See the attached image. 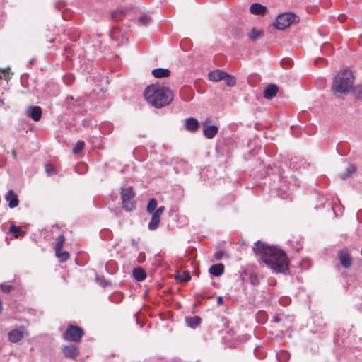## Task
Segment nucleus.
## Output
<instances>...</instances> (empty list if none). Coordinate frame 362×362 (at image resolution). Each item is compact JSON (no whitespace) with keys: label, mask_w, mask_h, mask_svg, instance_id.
I'll return each mask as SVG.
<instances>
[{"label":"nucleus","mask_w":362,"mask_h":362,"mask_svg":"<svg viewBox=\"0 0 362 362\" xmlns=\"http://www.w3.org/2000/svg\"><path fill=\"white\" fill-rule=\"evenodd\" d=\"M253 251L260 256L262 261L272 271L284 274L288 271V261L282 250L259 240L255 243Z\"/></svg>","instance_id":"obj_1"},{"label":"nucleus","mask_w":362,"mask_h":362,"mask_svg":"<svg viewBox=\"0 0 362 362\" xmlns=\"http://www.w3.org/2000/svg\"><path fill=\"white\" fill-rule=\"evenodd\" d=\"M145 100L156 109L169 105L173 100V91L158 83L148 86L144 91Z\"/></svg>","instance_id":"obj_2"},{"label":"nucleus","mask_w":362,"mask_h":362,"mask_svg":"<svg viewBox=\"0 0 362 362\" xmlns=\"http://www.w3.org/2000/svg\"><path fill=\"white\" fill-rule=\"evenodd\" d=\"M353 83L354 76L351 71L345 70L339 72L334 77L332 91L337 96L345 94L351 88Z\"/></svg>","instance_id":"obj_3"},{"label":"nucleus","mask_w":362,"mask_h":362,"mask_svg":"<svg viewBox=\"0 0 362 362\" xmlns=\"http://www.w3.org/2000/svg\"><path fill=\"white\" fill-rule=\"evenodd\" d=\"M84 334V330L81 327L69 325L64 333L63 338L66 341L77 343L81 341Z\"/></svg>","instance_id":"obj_4"},{"label":"nucleus","mask_w":362,"mask_h":362,"mask_svg":"<svg viewBox=\"0 0 362 362\" xmlns=\"http://www.w3.org/2000/svg\"><path fill=\"white\" fill-rule=\"evenodd\" d=\"M122 208L127 211L135 209L134 192L132 187L122 189L121 192Z\"/></svg>","instance_id":"obj_5"},{"label":"nucleus","mask_w":362,"mask_h":362,"mask_svg":"<svg viewBox=\"0 0 362 362\" xmlns=\"http://www.w3.org/2000/svg\"><path fill=\"white\" fill-rule=\"evenodd\" d=\"M295 19L296 16L293 13H284L280 14L276 18L274 27L278 30H284L290 26Z\"/></svg>","instance_id":"obj_6"},{"label":"nucleus","mask_w":362,"mask_h":362,"mask_svg":"<svg viewBox=\"0 0 362 362\" xmlns=\"http://www.w3.org/2000/svg\"><path fill=\"white\" fill-rule=\"evenodd\" d=\"M134 11L129 8H121L112 11L110 13L111 19L115 21H119L124 20L127 17L132 16Z\"/></svg>","instance_id":"obj_7"},{"label":"nucleus","mask_w":362,"mask_h":362,"mask_svg":"<svg viewBox=\"0 0 362 362\" xmlns=\"http://www.w3.org/2000/svg\"><path fill=\"white\" fill-rule=\"evenodd\" d=\"M165 210L163 206L158 207L152 214L151 219L148 225V228L150 230H155L158 228L160 221V216Z\"/></svg>","instance_id":"obj_8"},{"label":"nucleus","mask_w":362,"mask_h":362,"mask_svg":"<svg viewBox=\"0 0 362 362\" xmlns=\"http://www.w3.org/2000/svg\"><path fill=\"white\" fill-rule=\"evenodd\" d=\"M62 352L66 358L75 359L79 355V348L75 344H69L62 348Z\"/></svg>","instance_id":"obj_9"},{"label":"nucleus","mask_w":362,"mask_h":362,"mask_svg":"<svg viewBox=\"0 0 362 362\" xmlns=\"http://www.w3.org/2000/svg\"><path fill=\"white\" fill-rule=\"evenodd\" d=\"M339 259L344 268L349 269L351 267L352 258L346 250H342L339 252Z\"/></svg>","instance_id":"obj_10"},{"label":"nucleus","mask_w":362,"mask_h":362,"mask_svg":"<svg viewBox=\"0 0 362 362\" xmlns=\"http://www.w3.org/2000/svg\"><path fill=\"white\" fill-rule=\"evenodd\" d=\"M24 336V329H14L11 330L8 334V340L12 343H17L21 341Z\"/></svg>","instance_id":"obj_11"},{"label":"nucleus","mask_w":362,"mask_h":362,"mask_svg":"<svg viewBox=\"0 0 362 362\" xmlns=\"http://www.w3.org/2000/svg\"><path fill=\"white\" fill-rule=\"evenodd\" d=\"M5 199L8 202V206L11 209L16 207L19 204L18 196L12 189L8 190L5 196Z\"/></svg>","instance_id":"obj_12"},{"label":"nucleus","mask_w":362,"mask_h":362,"mask_svg":"<svg viewBox=\"0 0 362 362\" xmlns=\"http://www.w3.org/2000/svg\"><path fill=\"white\" fill-rule=\"evenodd\" d=\"M151 23V17L147 13H141L137 17V27L144 28L149 25Z\"/></svg>","instance_id":"obj_13"},{"label":"nucleus","mask_w":362,"mask_h":362,"mask_svg":"<svg viewBox=\"0 0 362 362\" xmlns=\"http://www.w3.org/2000/svg\"><path fill=\"white\" fill-rule=\"evenodd\" d=\"M185 127L189 132H195L199 127V122L196 118L189 117L185 120Z\"/></svg>","instance_id":"obj_14"},{"label":"nucleus","mask_w":362,"mask_h":362,"mask_svg":"<svg viewBox=\"0 0 362 362\" xmlns=\"http://www.w3.org/2000/svg\"><path fill=\"white\" fill-rule=\"evenodd\" d=\"M28 115L34 121L37 122L42 116V109L39 106L30 107L28 109Z\"/></svg>","instance_id":"obj_15"},{"label":"nucleus","mask_w":362,"mask_h":362,"mask_svg":"<svg viewBox=\"0 0 362 362\" xmlns=\"http://www.w3.org/2000/svg\"><path fill=\"white\" fill-rule=\"evenodd\" d=\"M279 90L278 86L275 84L268 85L263 93V95L266 99H272L274 98Z\"/></svg>","instance_id":"obj_16"},{"label":"nucleus","mask_w":362,"mask_h":362,"mask_svg":"<svg viewBox=\"0 0 362 362\" xmlns=\"http://www.w3.org/2000/svg\"><path fill=\"white\" fill-rule=\"evenodd\" d=\"M267 11L266 6L259 4L255 3L252 4L250 7V11L251 13L254 15H264Z\"/></svg>","instance_id":"obj_17"},{"label":"nucleus","mask_w":362,"mask_h":362,"mask_svg":"<svg viewBox=\"0 0 362 362\" xmlns=\"http://www.w3.org/2000/svg\"><path fill=\"white\" fill-rule=\"evenodd\" d=\"M218 130V127L216 125H206L203 127V134L207 139H212L216 135Z\"/></svg>","instance_id":"obj_18"},{"label":"nucleus","mask_w":362,"mask_h":362,"mask_svg":"<svg viewBox=\"0 0 362 362\" xmlns=\"http://www.w3.org/2000/svg\"><path fill=\"white\" fill-rule=\"evenodd\" d=\"M224 76H226V72L220 70L211 71L208 74L209 79L214 82H218L223 80L224 78Z\"/></svg>","instance_id":"obj_19"},{"label":"nucleus","mask_w":362,"mask_h":362,"mask_svg":"<svg viewBox=\"0 0 362 362\" xmlns=\"http://www.w3.org/2000/svg\"><path fill=\"white\" fill-rule=\"evenodd\" d=\"M170 74V71L168 69L158 68L152 71V75L157 78H162L168 77Z\"/></svg>","instance_id":"obj_20"},{"label":"nucleus","mask_w":362,"mask_h":362,"mask_svg":"<svg viewBox=\"0 0 362 362\" xmlns=\"http://www.w3.org/2000/svg\"><path fill=\"white\" fill-rule=\"evenodd\" d=\"M224 271V266L222 264H216L212 265L209 272L211 274H212L214 276H221Z\"/></svg>","instance_id":"obj_21"},{"label":"nucleus","mask_w":362,"mask_h":362,"mask_svg":"<svg viewBox=\"0 0 362 362\" xmlns=\"http://www.w3.org/2000/svg\"><path fill=\"white\" fill-rule=\"evenodd\" d=\"M263 30H257L255 28H252L250 32L248 33V37L251 40H257L263 35Z\"/></svg>","instance_id":"obj_22"},{"label":"nucleus","mask_w":362,"mask_h":362,"mask_svg":"<svg viewBox=\"0 0 362 362\" xmlns=\"http://www.w3.org/2000/svg\"><path fill=\"white\" fill-rule=\"evenodd\" d=\"M65 237L63 234L57 237V238L56 239V243L54 246L55 252H58L59 250H62L65 243Z\"/></svg>","instance_id":"obj_23"},{"label":"nucleus","mask_w":362,"mask_h":362,"mask_svg":"<svg viewBox=\"0 0 362 362\" xmlns=\"http://www.w3.org/2000/svg\"><path fill=\"white\" fill-rule=\"evenodd\" d=\"M187 325L192 327L195 328L199 325L201 323V318L199 316H194L192 317H188L186 319Z\"/></svg>","instance_id":"obj_24"},{"label":"nucleus","mask_w":362,"mask_h":362,"mask_svg":"<svg viewBox=\"0 0 362 362\" xmlns=\"http://www.w3.org/2000/svg\"><path fill=\"white\" fill-rule=\"evenodd\" d=\"M9 231L14 234V237L16 238H18L19 235L24 236L25 232L22 230L21 226H16L15 225H11L9 228Z\"/></svg>","instance_id":"obj_25"},{"label":"nucleus","mask_w":362,"mask_h":362,"mask_svg":"<svg viewBox=\"0 0 362 362\" xmlns=\"http://www.w3.org/2000/svg\"><path fill=\"white\" fill-rule=\"evenodd\" d=\"M55 255L61 262L67 261L70 257L69 253L66 251L59 250L58 252H55Z\"/></svg>","instance_id":"obj_26"},{"label":"nucleus","mask_w":362,"mask_h":362,"mask_svg":"<svg viewBox=\"0 0 362 362\" xmlns=\"http://www.w3.org/2000/svg\"><path fill=\"white\" fill-rule=\"evenodd\" d=\"M157 201L154 198L151 199L147 204L146 211L149 214H153L157 209Z\"/></svg>","instance_id":"obj_27"},{"label":"nucleus","mask_w":362,"mask_h":362,"mask_svg":"<svg viewBox=\"0 0 362 362\" xmlns=\"http://www.w3.org/2000/svg\"><path fill=\"white\" fill-rule=\"evenodd\" d=\"M226 83L228 86H234L235 85V78L233 76H231L226 72V76H224V78Z\"/></svg>","instance_id":"obj_28"},{"label":"nucleus","mask_w":362,"mask_h":362,"mask_svg":"<svg viewBox=\"0 0 362 362\" xmlns=\"http://www.w3.org/2000/svg\"><path fill=\"white\" fill-rule=\"evenodd\" d=\"M289 354L286 351H281L277 353L276 357L281 362H286L289 358Z\"/></svg>","instance_id":"obj_29"},{"label":"nucleus","mask_w":362,"mask_h":362,"mask_svg":"<svg viewBox=\"0 0 362 362\" xmlns=\"http://www.w3.org/2000/svg\"><path fill=\"white\" fill-rule=\"evenodd\" d=\"M146 277V273L141 267H137L136 269V279L138 281H143Z\"/></svg>","instance_id":"obj_30"},{"label":"nucleus","mask_w":362,"mask_h":362,"mask_svg":"<svg viewBox=\"0 0 362 362\" xmlns=\"http://www.w3.org/2000/svg\"><path fill=\"white\" fill-rule=\"evenodd\" d=\"M84 146H85L84 141H77L73 148V150H72L73 153H79L81 151H82L83 149Z\"/></svg>","instance_id":"obj_31"},{"label":"nucleus","mask_w":362,"mask_h":362,"mask_svg":"<svg viewBox=\"0 0 362 362\" xmlns=\"http://www.w3.org/2000/svg\"><path fill=\"white\" fill-rule=\"evenodd\" d=\"M45 171L48 175H53L56 174V168L52 163H47L45 165Z\"/></svg>","instance_id":"obj_32"},{"label":"nucleus","mask_w":362,"mask_h":362,"mask_svg":"<svg viewBox=\"0 0 362 362\" xmlns=\"http://www.w3.org/2000/svg\"><path fill=\"white\" fill-rule=\"evenodd\" d=\"M190 279L191 276L189 271H185L182 275L177 276V279H179L180 281H188Z\"/></svg>","instance_id":"obj_33"},{"label":"nucleus","mask_w":362,"mask_h":362,"mask_svg":"<svg viewBox=\"0 0 362 362\" xmlns=\"http://www.w3.org/2000/svg\"><path fill=\"white\" fill-rule=\"evenodd\" d=\"M355 170V168L353 165H349L346 168V171L344 173L341 175V179H346L351 173H353Z\"/></svg>","instance_id":"obj_34"},{"label":"nucleus","mask_w":362,"mask_h":362,"mask_svg":"<svg viewBox=\"0 0 362 362\" xmlns=\"http://www.w3.org/2000/svg\"><path fill=\"white\" fill-rule=\"evenodd\" d=\"M63 80L66 85H71L75 80L74 75L68 74L64 75Z\"/></svg>","instance_id":"obj_35"},{"label":"nucleus","mask_w":362,"mask_h":362,"mask_svg":"<svg viewBox=\"0 0 362 362\" xmlns=\"http://www.w3.org/2000/svg\"><path fill=\"white\" fill-rule=\"evenodd\" d=\"M8 69H0V80L4 78L8 81L11 79V76L9 75Z\"/></svg>","instance_id":"obj_36"},{"label":"nucleus","mask_w":362,"mask_h":362,"mask_svg":"<svg viewBox=\"0 0 362 362\" xmlns=\"http://www.w3.org/2000/svg\"><path fill=\"white\" fill-rule=\"evenodd\" d=\"M0 288L4 293H9L13 288L12 286L6 284H1Z\"/></svg>","instance_id":"obj_37"},{"label":"nucleus","mask_w":362,"mask_h":362,"mask_svg":"<svg viewBox=\"0 0 362 362\" xmlns=\"http://www.w3.org/2000/svg\"><path fill=\"white\" fill-rule=\"evenodd\" d=\"M97 281L103 287H105L106 286H107L109 284V283L105 279V278L103 276H101V277L98 276Z\"/></svg>","instance_id":"obj_38"},{"label":"nucleus","mask_w":362,"mask_h":362,"mask_svg":"<svg viewBox=\"0 0 362 362\" xmlns=\"http://www.w3.org/2000/svg\"><path fill=\"white\" fill-rule=\"evenodd\" d=\"M330 49L331 52H332V46L329 44H325L323 46H322V49L324 52H325V49Z\"/></svg>","instance_id":"obj_39"},{"label":"nucleus","mask_w":362,"mask_h":362,"mask_svg":"<svg viewBox=\"0 0 362 362\" xmlns=\"http://www.w3.org/2000/svg\"><path fill=\"white\" fill-rule=\"evenodd\" d=\"M223 297H222V296H218V297L217 298V304H218V305H221L223 304Z\"/></svg>","instance_id":"obj_40"},{"label":"nucleus","mask_w":362,"mask_h":362,"mask_svg":"<svg viewBox=\"0 0 362 362\" xmlns=\"http://www.w3.org/2000/svg\"><path fill=\"white\" fill-rule=\"evenodd\" d=\"M11 154H12V156H13V159L16 160L17 158V152H16V150H13L11 151Z\"/></svg>","instance_id":"obj_41"},{"label":"nucleus","mask_w":362,"mask_h":362,"mask_svg":"<svg viewBox=\"0 0 362 362\" xmlns=\"http://www.w3.org/2000/svg\"><path fill=\"white\" fill-rule=\"evenodd\" d=\"M136 267H135V268H134V269H132V276H133L134 279H136Z\"/></svg>","instance_id":"obj_42"},{"label":"nucleus","mask_w":362,"mask_h":362,"mask_svg":"<svg viewBox=\"0 0 362 362\" xmlns=\"http://www.w3.org/2000/svg\"><path fill=\"white\" fill-rule=\"evenodd\" d=\"M55 42V37H52L49 40L50 43H54Z\"/></svg>","instance_id":"obj_43"},{"label":"nucleus","mask_w":362,"mask_h":362,"mask_svg":"<svg viewBox=\"0 0 362 362\" xmlns=\"http://www.w3.org/2000/svg\"><path fill=\"white\" fill-rule=\"evenodd\" d=\"M220 257H221V255H218V254H216V259H219V258H220Z\"/></svg>","instance_id":"obj_44"},{"label":"nucleus","mask_w":362,"mask_h":362,"mask_svg":"<svg viewBox=\"0 0 362 362\" xmlns=\"http://www.w3.org/2000/svg\"><path fill=\"white\" fill-rule=\"evenodd\" d=\"M274 321L279 322V318L277 317H274Z\"/></svg>","instance_id":"obj_45"},{"label":"nucleus","mask_w":362,"mask_h":362,"mask_svg":"<svg viewBox=\"0 0 362 362\" xmlns=\"http://www.w3.org/2000/svg\"><path fill=\"white\" fill-rule=\"evenodd\" d=\"M339 21H343V19H342L341 17H339Z\"/></svg>","instance_id":"obj_46"}]
</instances>
